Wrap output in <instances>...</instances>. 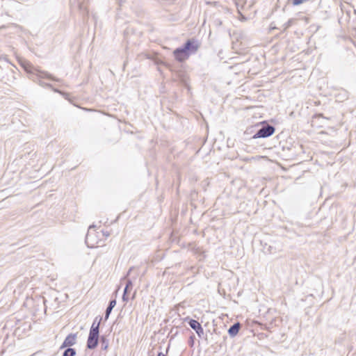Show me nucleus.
Segmentation results:
<instances>
[{"label":"nucleus","instance_id":"4468645a","mask_svg":"<svg viewBox=\"0 0 356 356\" xmlns=\"http://www.w3.org/2000/svg\"><path fill=\"white\" fill-rule=\"evenodd\" d=\"M100 321H101V318L99 319V321L98 322H97V318H96L95 320L94 321V322L92 323L90 329H92L95 327L96 330H97L98 332H99Z\"/></svg>","mask_w":356,"mask_h":356},{"label":"nucleus","instance_id":"2eb2a0df","mask_svg":"<svg viewBox=\"0 0 356 356\" xmlns=\"http://www.w3.org/2000/svg\"><path fill=\"white\" fill-rule=\"evenodd\" d=\"M292 21H293V19H289V20H288V22H286V23L284 24V29H288L289 27H290V26H291V24H292Z\"/></svg>","mask_w":356,"mask_h":356},{"label":"nucleus","instance_id":"f257e3e1","mask_svg":"<svg viewBox=\"0 0 356 356\" xmlns=\"http://www.w3.org/2000/svg\"><path fill=\"white\" fill-rule=\"evenodd\" d=\"M22 66L24 69V70L31 75V79L33 81H36L35 79L39 78H47L48 79L60 81L59 79H57L50 74L49 72L45 71H41L36 67H35L31 63L24 60L22 62Z\"/></svg>","mask_w":356,"mask_h":356},{"label":"nucleus","instance_id":"ddd939ff","mask_svg":"<svg viewBox=\"0 0 356 356\" xmlns=\"http://www.w3.org/2000/svg\"><path fill=\"white\" fill-rule=\"evenodd\" d=\"M132 287H133L132 281L131 280H127L125 288L124 289V293L125 294H127L130 291V290L132 289Z\"/></svg>","mask_w":356,"mask_h":356},{"label":"nucleus","instance_id":"aec40b11","mask_svg":"<svg viewBox=\"0 0 356 356\" xmlns=\"http://www.w3.org/2000/svg\"><path fill=\"white\" fill-rule=\"evenodd\" d=\"M134 269V267L130 268L129 270L128 271L127 275L131 273V271Z\"/></svg>","mask_w":356,"mask_h":356},{"label":"nucleus","instance_id":"f03ea898","mask_svg":"<svg viewBox=\"0 0 356 356\" xmlns=\"http://www.w3.org/2000/svg\"><path fill=\"white\" fill-rule=\"evenodd\" d=\"M275 127L268 124H264L253 136V138H267L272 136L275 132Z\"/></svg>","mask_w":356,"mask_h":356},{"label":"nucleus","instance_id":"20e7f679","mask_svg":"<svg viewBox=\"0 0 356 356\" xmlns=\"http://www.w3.org/2000/svg\"><path fill=\"white\" fill-rule=\"evenodd\" d=\"M183 47L191 56V54H194L197 51L200 47V43L197 40L191 38L187 40L186 42L183 44Z\"/></svg>","mask_w":356,"mask_h":356},{"label":"nucleus","instance_id":"0eeeda50","mask_svg":"<svg viewBox=\"0 0 356 356\" xmlns=\"http://www.w3.org/2000/svg\"><path fill=\"white\" fill-rule=\"evenodd\" d=\"M76 335L75 334H70L65 339L60 348H63L65 347L70 348V346H72L76 343Z\"/></svg>","mask_w":356,"mask_h":356},{"label":"nucleus","instance_id":"39448f33","mask_svg":"<svg viewBox=\"0 0 356 356\" xmlns=\"http://www.w3.org/2000/svg\"><path fill=\"white\" fill-rule=\"evenodd\" d=\"M173 56L179 62H184L190 56L183 46L176 48L173 51Z\"/></svg>","mask_w":356,"mask_h":356},{"label":"nucleus","instance_id":"dca6fc26","mask_svg":"<svg viewBox=\"0 0 356 356\" xmlns=\"http://www.w3.org/2000/svg\"><path fill=\"white\" fill-rule=\"evenodd\" d=\"M95 225H90L88 228V234L86 235V242L88 243V240L89 239V237H90V232L92 229L95 228Z\"/></svg>","mask_w":356,"mask_h":356},{"label":"nucleus","instance_id":"6ab92c4d","mask_svg":"<svg viewBox=\"0 0 356 356\" xmlns=\"http://www.w3.org/2000/svg\"><path fill=\"white\" fill-rule=\"evenodd\" d=\"M158 356H166V355L161 352V353H159Z\"/></svg>","mask_w":356,"mask_h":356},{"label":"nucleus","instance_id":"f8f14e48","mask_svg":"<svg viewBox=\"0 0 356 356\" xmlns=\"http://www.w3.org/2000/svg\"><path fill=\"white\" fill-rule=\"evenodd\" d=\"M102 348L103 350H106L108 346V340L104 336H102L100 338Z\"/></svg>","mask_w":356,"mask_h":356},{"label":"nucleus","instance_id":"412c9836","mask_svg":"<svg viewBox=\"0 0 356 356\" xmlns=\"http://www.w3.org/2000/svg\"><path fill=\"white\" fill-rule=\"evenodd\" d=\"M193 337H191V341H192L191 345H193Z\"/></svg>","mask_w":356,"mask_h":356},{"label":"nucleus","instance_id":"7ed1b4c3","mask_svg":"<svg viewBox=\"0 0 356 356\" xmlns=\"http://www.w3.org/2000/svg\"><path fill=\"white\" fill-rule=\"evenodd\" d=\"M99 332L97 331L95 327L90 329L88 340H87V348L90 350L95 349L99 342Z\"/></svg>","mask_w":356,"mask_h":356},{"label":"nucleus","instance_id":"1a4fd4ad","mask_svg":"<svg viewBox=\"0 0 356 356\" xmlns=\"http://www.w3.org/2000/svg\"><path fill=\"white\" fill-rule=\"evenodd\" d=\"M116 305V300L115 299L110 300L108 305L105 312V320H107L111 314L112 309Z\"/></svg>","mask_w":356,"mask_h":356},{"label":"nucleus","instance_id":"6e6552de","mask_svg":"<svg viewBox=\"0 0 356 356\" xmlns=\"http://www.w3.org/2000/svg\"><path fill=\"white\" fill-rule=\"evenodd\" d=\"M240 327L241 324L239 323H236L231 325L228 330V333L230 337H235L238 334Z\"/></svg>","mask_w":356,"mask_h":356},{"label":"nucleus","instance_id":"f3484780","mask_svg":"<svg viewBox=\"0 0 356 356\" xmlns=\"http://www.w3.org/2000/svg\"><path fill=\"white\" fill-rule=\"evenodd\" d=\"M122 300H123V301H126V302L128 300L127 294H125L124 293H123Z\"/></svg>","mask_w":356,"mask_h":356},{"label":"nucleus","instance_id":"9d476101","mask_svg":"<svg viewBox=\"0 0 356 356\" xmlns=\"http://www.w3.org/2000/svg\"><path fill=\"white\" fill-rule=\"evenodd\" d=\"M42 78H39V79H35L36 80L35 82H38V84L42 87H45V88H51L54 90V91L56 92H60L57 89H54L53 88V86L50 83H44V81H41Z\"/></svg>","mask_w":356,"mask_h":356},{"label":"nucleus","instance_id":"9b49d317","mask_svg":"<svg viewBox=\"0 0 356 356\" xmlns=\"http://www.w3.org/2000/svg\"><path fill=\"white\" fill-rule=\"evenodd\" d=\"M76 350L72 348H67L63 353V356H75Z\"/></svg>","mask_w":356,"mask_h":356},{"label":"nucleus","instance_id":"423d86ee","mask_svg":"<svg viewBox=\"0 0 356 356\" xmlns=\"http://www.w3.org/2000/svg\"><path fill=\"white\" fill-rule=\"evenodd\" d=\"M185 321H187L189 326L195 331L200 338H202L204 335V330L201 324L196 320L186 318Z\"/></svg>","mask_w":356,"mask_h":356},{"label":"nucleus","instance_id":"a211bd4d","mask_svg":"<svg viewBox=\"0 0 356 356\" xmlns=\"http://www.w3.org/2000/svg\"><path fill=\"white\" fill-rule=\"evenodd\" d=\"M316 117L322 118L323 117V114L322 113L317 114V115H316Z\"/></svg>","mask_w":356,"mask_h":356}]
</instances>
